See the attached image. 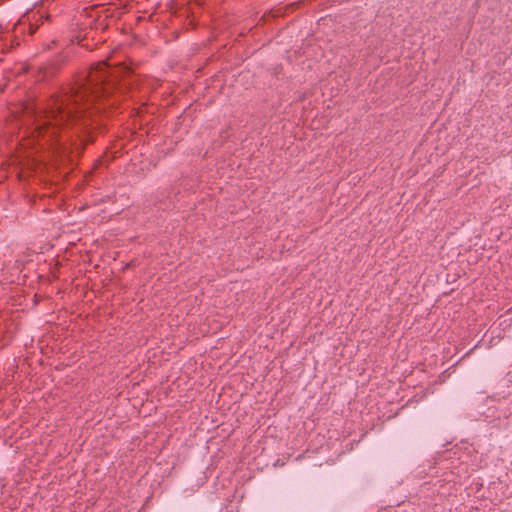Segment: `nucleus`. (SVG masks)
<instances>
[{
	"label": "nucleus",
	"instance_id": "1",
	"mask_svg": "<svg viewBox=\"0 0 512 512\" xmlns=\"http://www.w3.org/2000/svg\"><path fill=\"white\" fill-rule=\"evenodd\" d=\"M107 65L105 62L98 63L95 68L91 71L89 75V84L97 85L102 81L103 71L106 69Z\"/></svg>",
	"mask_w": 512,
	"mask_h": 512
}]
</instances>
